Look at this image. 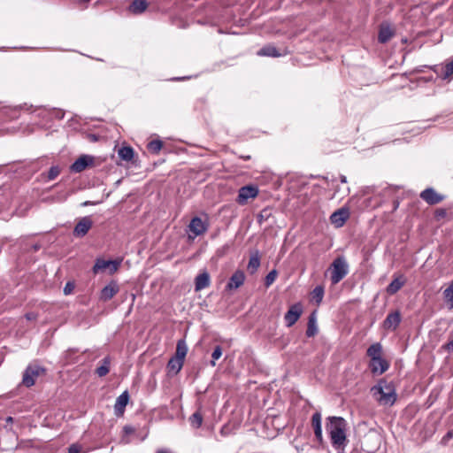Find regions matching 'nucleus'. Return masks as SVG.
<instances>
[{
    "label": "nucleus",
    "mask_w": 453,
    "mask_h": 453,
    "mask_svg": "<svg viewBox=\"0 0 453 453\" xmlns=\"http://www.w3.org/2000/svg\"><path fill=\"white\" fill-rule=\"evenodd\" d=\"M453 75V60L446 65L443 78L447 79Z\"/></svg>",
    "instance_id": "nucleus-38"
},
{
    "label": "nucleus",
    "mask_w": 453,
    "mask_h": 453,
    "mask_svg": "<svg viewBox=\"0 0 453 453\" xmlns=\"http://www.w3.org/2000/svg\"><path fill=\"white\" fill-rule=\"evenodd\" d=\"M401 322V314L399 311H394L388 314L383 321V327L386 330H395Z\"/></svg>",
    "instance_id": "nucleus-15"
},
{
    "label": "nucleus",
    "mask_w": 453,
    "mask_h": 453,
    "mask_svg": "<svg viewBox=\"0 0 453 453\" xmlns=\"http://www.w3.org/2000/svg\"><path fill=\"white\" fill-rule=\"evenodd\" d=\"M26 318L28 320H34V319H36V315L35 313H33V312H29V313L26 314Z\"/></svg>",
    "instance_id": "nucleus-43"
},
{
    "label": "nucleus",
    "mask_w": 453,
    "mask_h": 453,
    "mask_svg": "<svg viewBox=\"0 0 453 453\" xmlns=\"http://www.w3.org/2000/svg\"><path fill=\"white\" fill-rule=\"evenodd\" d=\"M340 180L342 183H346L347 182V179H346V176L344 175H341L340 176Z\"/></svg>",
    "instance_id": "nucleus-45"
},
{
    "label": "nucleus",
    "mask_w": 453,
    "mask_h": 453,
    "mask_svg": "<svg viewBox=\"0 0 453 453\" xmlns=\"http://www.w3.org/2000/svg\"><path fill=\"white\" fill-rule=\"evenodd\" d=\"M188 230L190 233L189 237L194 239L207 231V225L202 220L201 218L194 217L188 225Z\"/></svg>",
    "instance_id": "nucleus-9"
},
{
    "label": "nucleus",
    "mask_w": 453,
    "mask_h": 453,
    "mask_svg": "<svg viewBox=\"0 0 453 453\" xmlns=\"http://www.w3.org/2000/svg\"><path fill=\"white\" fill-rule=\"evenodd\" d=\"M222 356V349L220 346H216L212 354H211V357H212V360L211 361V364L212 366L215 365V361L219 359L220 357Z\"/></svg>",
    "instance_id": "nucleus-37"
},
{
    "label": "nucleus",
    "mask_w": 453,
    "mask_h": 453,
    "mask_svg": "<svg viewBox=\"0 0 453 453\" xmlns=\"http://www.w3.org/2000/svg\"><path fill=\"white\" fill-rule=\"evenodd\" d=\"M189 422L193 427L199 428L203 423V417L196 411L189 418Z\"/></svg>",
    "instance_id": "nucleus-33"
},
{
    "label": "nucleus",
    "mask_w": 453,
    "mask_h": 453,
    "mask_svg": "<svg viewBox=\"0 0 453 453\" xmlns=\"http://www.w3.org/2000/svg\"><path fill=\"white\" fill-rule=\"evenodd\" d=\"M376 401L383 406H392L396 401V393L391 384L380 380L371 388Z\"/></svg>",
    "instance_id": "nucleus-2"
},
{
    "label": "nucleus",
    "mask_w": 453,
    "mask_h": 453,
    "mask_svg": "<svg viewBox=\"0 0 453 453\" xmlns=\"http://www.w3.org/2000/svg\"><path fill=\"white\" fill-rule=\"evenodd\" d=\"M60 173V168L58 165H53L50 168L48 173H47V179L48 180H55Z\"/></svg>",
    "instance_id": "nucleus-36"
},
{
    "label": "nucleus",
    "mask_w": 453,
    "mask_h": 453,
    "mask_svg": "<svg viewBox=\"0 0 453 453\" xmlns=\"http://www.w3.org/2000/svg\"><path fill=\"white\" fill-rule=\"evenodd\" d=\"M443 348L449 352H453V340H450L448 343H446Z\"/></svg>",
    "instance_id": "nucleus-42"
},
{
    "label": "nucleus",
    "mask_w": 453,
    "mask_h": 453,
    "mask_svg": "<svg viewBox=\"0 0 453 453\" xmlns=\"http://www.w3.org/2000/svg\"><path fill=\"white\" fill-rule=\"evenodd\" d=\"M287 52L284 51V52H280L276 47H274L273 45L272 44H268V45H265L264 46L263 48H261L258 52H257V55L258 56H263V57H273V58H279V57H281V56H284L286 55Z\"/></svg>",
    "instance_id": "nucleus-21"
},
{
    "label": "nucleus",
    "mask_w": 453,
    "mask_h": 453,
    "mask_svg": "<svg viewBox=\"0 0 453 453\" xmlns=\"http://www.w3.org/2000/svg\"><path fill=\"white\" fill-rule=\"evenodd\" d=\"M278 273L275 269L272 270L265 276V285L266 288L270 287L276 280Z\"/></svg>",
    "instance_id": "nucleus-35"
},
{
    "label": "nucleus",
    "mask_w": 453,
    "mask_h": 453,
    "mask_svg": "<svg viewBox=\"0 0 453 453\" xmlns=\"http://www.w3.org/2000/svg\"><path fill=\"white\" fill-rule=\"evenodd\" d=\"M312 298L319 304L321 303L324 296V288L321 286H317L311 292Z\"/></svg>",
    "instance_id": "nucleus-34"
},
{
    "label": "nucleus",
    "mask_w": 453,
    "mask_h": 453,
    "mask_svg": "<svg viewBox=\"0 0 453 453\" xmlns=\"http://www.w3.org/2000/svg\"><path fill=\"white\" fill-rule=\"evenodd\" d=\"M260 252L256 250L250 253L247 269L250 274H254L260 266Z\"/></svg>",
    "instance_id": "nucleus-20"
},
{
    "label": "nucleus",
    "mask_w": 453,
    "mask_h": 453,
    "mask_svg": "<svg viewBox=\"0 0 453 453\" xmlns=\"http://www.w3.org/2000/svg\"><path fill=\"white\" fill-rule=\"evenodd\" d=\"M366 355L370 360L380 358L382 357V345L380 342L372 344L366 350Z\"/></svg>",
    "instance_id": "nucleus-22"
},
{
    "label": "nucleus",
    "mask_w": 453,
    "mask_h": 453,
    "mask_svg": "<svg viewBox=\"0 0 453 453\" xmlns=\"http://www.w3.org/2000/svg\"><path fill=\"white\" fill-rule=\"evenodd\" d=\"M91 203L89 201H86L82 203L83 206H87L88 204H90Z\"/></svg>",
    "instance_id": "nucleus-47"
},
{
    "label": "nucleus",
    "mask_w": 453,
    "mask_h": 453,
    "mask_svg": "<svg viewBox=\"0 0 453 453\" xmlns=\"http://www.w3.org/2000/svg\"><path fill=\"white\" fill-rule=\"evenodd\" d=\"M93 226V221L89 216L82 217L73 229V234L76 237H83L85 236L89 229Z\"/></svg>",
    "instance_id": "nucleus-10"
},
{
    "label": "nucleus",
    "mask_w": 453,
    "mask_h": 453,
    "mask_svg": "<svg viewBox=\"0 0 453 453\" xmlns=\"http://www.w3.org/2000/svg\"><path fill=\"white\" fill-rule=\"evenodd\" d=\"M95 157L88 154L81 155L70 166V170L73 173H81L86 168L94 165Z\"/></svg>",
    "instance_id": "nucleus-6"
},
{
    "label": "nucleus",
    "mask_w": 453,
    "mask_h": 453,
    "mask_svg": "<svg viewBox=\"0 0 453 453\" xmlns=\"http://www.w3.org/2000/svg\"><path fill=\"white\" fill-rule=\"evenodd\" d=\"M124 430L127 434L132 433L134 431V429L132 427L127 426L124 427Z\"/></svg>",
    "instance_id": "nucleus-44"
},
{
    "label": "nucleus",
    "mask_w": 453,
    "mask_h": 453,
    "mask_svg": "<svg viewBox=\"0 0 453 453\" xmlns=\"http://www.w3.org/2000/svg\"><path fill=\"white\" fill-rule=\"evenodd\" d=\"M349 210L346 208H341L338 211H334L331 215L330 220H331V223L335 227H341L344 225V223L349 219Z\"/></svg>",
    "instance_id": "nucleus-14"
},
{
    "label": "nucleus",
    "mask_w": 453,
    "mask_h": 453,
    "mask_svg": "<svg viewBox=\"0 0 453 453\" xmlns=\"http://www.w3.org/2000/svg\"><path fill=\"white\" fill-rule=\"evenodd\" d=\"M245 281V273L242 270H236L230 277L228 283L226 286L227 290L237 289L243 285Z\"/></svg>",
    "instance_id": "nucleus-13"
},
{
    "label": "nucleus",
    "mask_w": 453,
    "mask_h": 453,
    "mask_svg": "<svg viewBox=\"0 0 453 453\" xmlns=\"http://www.w3.org/2000/svg\"><path fill=\"white\" fill-rule=\"evenodd\" d=\"M188 353V346L184 339L179 340L176 345V351L174 357L185 360Z\"/></svg>",
    "instance_id": "nucleus-27"
},
{
    "label": "nucleus",
    "mask_w": 453,
    "mask_h": 453,
    "mask_svg": "<svg viewBox=\"0 0 453 453\" xmlns=\"http://www.w3.org/2000/svg\"><path fill=\"white\" fill-rule=\"evenodd\" d=\"M119 291V286L117 281H110L100 293V300L107 302L111 300Z\"/></svg>",
    "instance_id": "nucleus-11"
},
{
    "label": "nucleus",
    "mask_w": 453,
    "mask_h": 453,
    "mask_svg": "<svg viewBox=\"0 0 453 453\" xmlns=\"http://www.w3.org/2000/svg\"><path fill=\"white\" fill-rule=\"evenodd\" d=\"M331 281L337 284L348 274V264L343 257L335 258L331 265Z\"/></svg>",
    "instance_id": "nucleus-3"
},
{
    "label": "nucleus",
    "mask_w": 453,
    "mask_h": 453,
    "mask_svg": "<svg viewBox=\"0 0 453 453\" xmlns=\"http://www.w3.org/2000/svg\"><path fill=\"white\" fill-rule=\"evenodd\" d=\"M420 197L428 204H437L442 201L443 197L437 194L432 188H426L420 193Z\"/></svg>",
    "instance_id": "nucleus-16"
},
{
    "label": "nucleus",
    "mask_w": 453,
    "mask_h": 453,
    "mask_svg": "<svg viewBox=\"0 0 453 453\" xmlns=\"http://www.w3.org/2000/svg\"><path fill=\"white\" fill-rule=\"evenodd\" d=\"M183 364V359L173 356L168 361L167 368L170 372H173L176 374L181 370Z\"/></svg>",
    "instance_id": "nucleus-23"
},
{
    "label": "nucleus",
    "mask_w": 453,
    "mask_h": 453,
    "mask_svg": "<svg viewBox=\"0 0 453 453\" xmlns=\"http://www.w3.org/2000/svg\"><path fill=\"white\" fill-rule=\"evenodd\" d=\"M303 313V306L300 303L291 305L284 316V321L288 327L296 323Z\"/></svg>",
    "instance_id": "nucleus-7"
},
{
    "label": "nucleus",
    "mask_w": 453,
    "mask_h": 453,
    "mask_svg": "<svg viewBox=\"0 0 453 453\" xmlns=\"http://www.w3.org/2000/svg\"><path fill=\"white\" fill-rule=\"evenodd\" d=\"M73 288H74V285H73V283H72V282H67V283L65 284V286L64 287V289H63L64 294H65V296L70 295V294L73 292Z\"/></svg>",
    "instance_id": "nucleus-39"
},
{
    "label": "nucleus",
    "mask_w": 453,
    "mask_h": 453,
    "mask_svg": "<svg viewBox=\"0 0 453 453\" xmlns=\"http://www.w3.org/2000/svg\"><path fill=\"white\" fill-rule=\"evenodd\" d=\"M369 368L372 374L380 375L384 373L386 371H388V369L389 368V364L386 359H384L381 357L380 358L370 360Z\"/></svg>",
    "instance_id": "nucleus-12"
},
{
    "label": "nucleus",
    "mask_w": 453,
    "mask_h": 453,
    "mask_svg": "<svg viewBox=\"0 0 453 453\" xmlns=\"http://www.w3.org/2000/svg\"><path fill=\"white\" fill-rule=\"evenodd\" d=\"M118 155L122 160L130 161L134 157V150L129 146H124L119 150Z\"/></svg>",
    "instance_id": "nucleus-29"
},
{
    "label": "nucleus",
    "mask_w": 453,
    "mask_h": 453,
    "mask_svg": "<svg viewBox=\"0 0 453 453\" xmlns=\"http://www.w3.org/2000/svg\"><path fill=\"white\" fill-rule=\"evenodd\" d=\"M110 365H111V358L109 357H105L100 365L96 369V373L99 377H104L107 375L110 372Z\"/></svg>",
    "instance_id": "nucleus-24"
},
{
    "label": "nucleus",
    "mask_w": 453,
    "mask_h": 453,
    "mask_svg": "<svg viewBox=\"0 0 453 453\" xmlns=\"http://www.w3.org/2000/svg\"><path fill=\"white\" fill-rule=\"evenodd\" d=\"M318 333V327L316 324V316L315 312L311 314L308 320V326L306 330L307 337H313Z\"/></svg>",
    "instance_id": "nucleus-26"
},
{
    "label": "nucleus",
    "mask_w": 453,
    "mask_h": 453,
    "mask_svg": "<svg viewBox=\"0 0 453 453\" xmlns=\"http://www.w3.org/2000/svg\"><path fill=\"white\" fill-rule=\"evenodd\" d=\"M89 0H78L79 4H86Z\"/></svg>",
    "instance_id": "nucleus-46"
},
{
    "label": "nucleus",
    "mask_w": 453,
    "mask_h": 453,
    "mask_svg": "<svg viewBox=\"0 0 453 453\" xmlns=\"http://www.w3.org/2000/svg\"><path fill=\"white\" fill-rule=\"evenodd\" d=\"M182 79H183V78H174V80H176V81H180V80H182Z\"/></svg>",
    "instance_id": "nucleus-48"
},
{
    "label": "nucleus",
    "mask_w": 453,
    "mask_h": 453,
    "mask_svg": "<svg viewBox=\"0 0 453 453\" xmlns=\"http://www.w3.org/2000/svg\"><path fill=\"white\" fill-rule=\"evenodd\" d=\"M121 262L122 259L105 260L103 258H97L95 262L92 271L95 274H96L100 272L108 270L110 274H113L119 270Z\"/></svg>",
    "instance_id": "nucleus-4"
},
{
    "label": "nucleus",
    "mask_w": 453,
    "mask_h": 453,
    "mask_svg": "<svg viewBox=\"0 0 453 453\" xmlns=\"http://www.w3.org/2000/svg\"><path fill=\"white\" fill-rule=\"evenodd\" d=\"M48 113L54 115L58 119H63L65 115V113L61 110H54Z\"/></svg>",
    "instance_id": "nucleus-41"
},
{
    "label": "nucleus",
    "mask_w": 453,
    "mask_h": 453,
    "mask_svg": "<svg viewBox=\"0 0 453 453\" xmlns=\"http://www.w3.org/2000/svg\"><path fill=\"white\" fill-rule=\"evenodd\" d=\"M148 6L146 0H134L130 5V12L134 14L143 12Z\"/></svg>",
    "instance_id": "nucleus-25"
},
{
    "label": "nucleus",
    "mask_w": 453,
    "mask_h": 453,
    "mask_svg": "<svg viewBox=\"0 0 453 453\" xmlns=\"http://www.w3.org/2000/svg\"><path fill=\"white\" fill-rule=\"evenodd\" d=\"M443 296H444L446 302L449 303V308L453 309V281L444 290Z\"/></svg>",
    "instance_id": "nucleus-31"
},
{
    "label": "nucleus",
    "mask_w": 453,
    "mask_h": 453,
    "mask_svg": "<svg viewBox=\"0 0 453 453\" xmlns=\"http://www.w3.org/2000/svg\"><path fill=\"white\" fill-rule=\"evenodd\" d=\"M393 34L389 27H381L379 33L378 40L381 43L387 42L391 37Z\"/></svg>",
    "instance_id": "nucleus-30"
},
{
    "label": "nucleus",
    "mask_w": 453,
    "mask_h": 453,
    "mask_svg": "<svg viewBox=\"0 0 453 453\" xmlns=\"http://www.w3.org/2000/svg\"><path fill=\"white\" fill-rule=\"evenodd\" d=\"M81 447L79 444H72L68 448V453H81Z\"/></svg>",
    "instance_id": "nucleus-40"
},
{
    "label": "nucleus",
    "mask_w": 453,
    "mask_h": 453,
    "mask_svg": "<svg viewBox=\"0 0 453 453\" xmlns=\"http://www.w3.org/2000/svg\"><path fill=\"white\" fill-rule=\"evenodd\" d=\"M211 284V277L207 271L199 273L195 279V290L201 291L208 288Z\"/></svg>",
    "instance_id": "nucleus-17"
},
{
    "label": "nucleus",
    "mask_w": 453,
    "mask_h": 453,
    "mask_svg": "<svg viewBox=\"0 0 453 453\" xmlns=\"http://www.w3.org/2000/svg\"><path fill=\"white\" fill-rule=\"evenodd\" d=\"M404 285V280L401 278L394 279L387 288V292L389 295L395 294Z\"/></svg>",
    "instance_id": "nucleus-28"
},
{
    "label": "nucleus",
    "mask_w": 453,
    "mask_h": 453,
    "mask_svg": "<svg viewBox=\"0 0 453 453\" xmlns=\"http://www.w3.org/2000/svg\"><path fill=\"white\" fill-rule=\"evenodd\" d=\"M321 419L320 412L313 413L311 417V425L314 429L315 437L320 443L323 441Z\"/></svg>",
    "instance_id": "nucleus-19"
},
{
    "label": "nucleus",
    "mask_w": 453,
    "mask_h": 453,
    "mask_svg": "<svg viewBox=\"0 0 453 453\" xmlns=\"http://www.w3.org/2000/svg\"><path fill=\"white\" fill-rule=\"evenodd\" d=\"M129 401V395L127 391H124L121 395H119L114 405V412L117 416L123 415L125 411V408Z\"/></svg>",
    "instance_id": "nucleus-18"
},
{
    "label": "nucleus",
    "mask_w": 453,
    "mask_h": 453,
    "mask_svg": "<svg viewBox=\"0 0 453 453\" xmlns=\"http://www.w3.org/2000/svg\"><path fill=\"white\" fill-rule=\"evenodd\" d=\"M45 372V369L38 365H29L24 372L22 383L29 388L35 383L36 378Z\"/></svg>",
    "instance_id": "nucleus-5"
},
{
    "label": "nucleus",
    "mask_w": 453,
    "mask_h": 453,
    "mask_svg": "<svg viewBox=\"0 0 453 453\" xmlns=\"http://www.w3.org/2000/svg\"><path fill=\"white\" fill-rule=\"evenodd\" d=\"M258 195V188L253 185H248L242 187L239 189L238 196L236 198V202L243 205L247 203L250 198H255Z\"/></svg>",
    "instance_id": "nucleus-8"
},
{
    "label": "nucleus",
    "mask_w": 453,
    "mask_h": 453,
    "mask_svg": "<svg viewBox=\"0 0 453 453\" xmlns=\"http://www.w3.org/2000/svg\"><path fill=\"white\" fill-rule=\"evenodd\" d=\"M326 428L334 449L340 450L346 446L347 438L345 434L346 421L341 417H329Z\"/></svg>",
    "instance_id": "nucleus-1"
},
{
    "label": "nucleus",
    "mask_w": 453,
    "mask_h": 453,
    "mask_svg": "<svg viewBox=\"0 0 453 453\" xmlns=\"http://www.w3.org/2000/svg\"><path fill=\"white\" fill-rule=\"evenodd\" d=\"M147 147L151 153L157 154L163 147V142L160 140H153L148 143Z\"/></svg>",
    "instance_id": "nucleus-32"
}]
</instances>
